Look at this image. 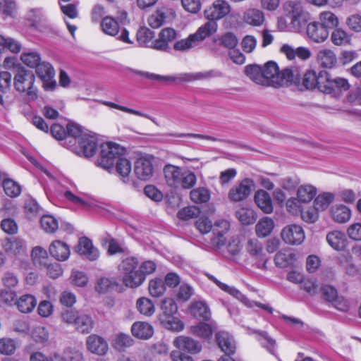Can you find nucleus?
Here are the masks:
<instances>
[{
  "instance_id": "nucleus-1",
  "label": "nucleus",
  "mask_w": 361,
  "mask_h": 361,
  "mask_svg": "<svg viewBox=\"0 0 361 361\" xmlns=\"http://www.w3.org/2000/svg\"><path fill=\"white\" fill-rule=\"evenodd\" d=\"M263 73L264 80V86H271L279 87L291 84L297 80L299 75L297 68H287L279 71L276 63L270 61L267 62L263 66Z\"/></svg>"
},
{
  "instance_id": "nucleus-2",
  "label": "nucleus",
  "mask_w": 361,
  "mask_h": 361,
  "mask_svg": "<svg viewBox=\"0 0 361 361\" xmlns=\"http://www.w3.org/2000/svg\"><path fill=\"white\" fill-rule=\"evenodd\" d=\"M164 173L167 185L171 188L190 189L195 186L197 178L192 172H182L180 167L168 164L164 168Z\"/></svg>"
},
{
  "instance_id": "nucleus-3",
  "label": "nucleus",
  "mask_w": 361,
  "mask_h": 361,
  "mask_svg": "<svg viewBox=\"0 0 361 361\" xmlns=\"http://www.w3.org/2000/svg\"><path fill=\"white\" fill-rule=\"evenodd\" d=\"M216 30L217 25L214 22L207 21L200 27L194 34L190 35L188 38L177 41L173 45V49L180 51H188L216 32Z\"/></svg>"
},
{
  "instance_id": "nucleus-4",
  "label": "nucleus",
  "mask_w": 361,
  "mask_h": 361,
  "mask_svg": "<svg viewBox=\"0 0 361 361\" xmlns=\"http://www.w3.org/2000/svg\"><path fill=\"white\" fill-rule=\"evenodd\" d=\"M35 75L32 71L25 69L23 67L18 68L13 78L15 89L32 100L37 98V89L35 86Z\"/></svg>"
},
{
  "instance_id": "nucleus-5",
  "label": "nucleus",
  "mask_w": 361,
  "mask_h": 361,
  "mask_svg": "<svg viewBox=\"0 0 361 361\" xmlns=\"http://www.w3.org/2000/svg\"><path fill=\"white\" fill-rule=\"evenodd\" d=\"M118 18L119 22L112 16L104 17L100 23L102 30L104 34L112 37L116 36L121 31L118 39L125 43L132 44L133 42L129 38V32L121 26L123 21L127 18V13L123 11Z\"/></svg>"
},
{
  "instance_id": "nucleus-6",
  "label": "nucleus",
  "mask_w": 361,
  "mask_h": 361,
  "mask_svg": "<svg viewBox=\"0 0 361 361\" xmlns=\"http://www.w3.org/2000/svg\"><path fill=\"white\" fill-rule=\"evenodd\" d=\"M124 149L119 145L107 142L101 146L100 157L98 159L99 165L103 169L109 171L113 169L115 161L121 158Z\"/></svg>"
},
{
  "instance_id": "nucleus-7",
  "label": "nucleus",
  "mask_w": 361,
  "mask_h": 361,
  "mask_svg": "<svg viewBox=\"0 0 361 361\" xmlns=\"http://www.w3.org/2000/svg\"><path fill=\"white\" fill-rule=\"evenodd\" d=\"M255 187V184L252 179L245 178L229 190L228 198L233 202L244 201L250 195Z\"/></svg>"
},
{
  "instance_id": "nucleus-8",
  "label": "nucleus",
  "mask_w": 361,
  "mask_h": 361,
  "mask_svg": "<svg viewBox=\"0 0 361 361\" xmlns=\"http://www.w3.org/2000/svg\"><path fill=\"white\" fill-rule=\"evenodd\" d=\"M281 236L285 243L291 245H300L305 238L303 228L297 224L286 226L281 232Z\"/></svg>"
},
{
  "instance_id": "nucleus-9",
  "label": "nucleus",
  "mask_w": 361,
  "mask_h": 361,
  "mask_svg": "<svg viewBox=\"0 0 361 361\" xmlns=\"http://www.w3.org/2000/svg\"><path fill=\"white\" fill-rule=\"evenodd\" d=\"M152 159V156H144L137 159L134 164V172L137 178L147 180L153 176Z\"/></svg>"
},
{
  "instance_id": "nucleus-10",
  "label": "nucleus",
  "mask_w": 361,
  "mask_h": 361,
  "mask_svg": "<svg viewBox=\"0 0 361 361\" xmlns=\"http://www.w3.org/2000/svg\"><path fill=\"white\" fill-rule=\"evenodd\" d=\"M231 11L229 4L225 0H216L211 6L204 10V16L209 21H213L216 25V20H219Z\"/></svg>"
},
{
  "instance_id": "nucleus-11",
  "label": "nucleus",
  "mask_w": 361,
  "mask_h": 361,
  "mask_svg": "<svg viewBox=\"0 0 361 361\" xmlns=\"http://www.w3.org/2000/svg\"><path fill=\"white\" fill-rule=\"evenodd\" d=\"M79 149L76 152L80 156L91 157L94 156L97 149V138L90 134H83L78 141Z\"/></svg>"
},
{
  "instance_id": "nucleus-12",
  "label": "nucleus",
  "mask_w": 361,
  "mask_h": 361,
  "mask_svg": "<svg viewBox=\"0 0 361 361\" xmlns=\"http://www.w3.org/2000/svg\"><path fill=\"white\" fill-rule=\"evenodd\" d=\"M177 37L176 31L171 27H166L161 30L158 35V38L153 41L151 48L166 51L169 48V43L173 42Z\"/></svg>"
},
{
  "instance_id": "nucleus-13",
  "label": "nucleus",
  "mask_w": 361,
  "mask_h": 361,
  "mask_svg": "<svg viewBox=\"0 0 361 361\" xmlns=\"http://www.w3.org/2000/svg\"><path fill=\"white\" fill-rule=\"evenodd\" d=\"M229 226V222L224 219L214 223L212 228L214 237L211 240L213 245L220 247L225 244L226 240L225 234L228 232Z\"/></svg>"
},
{
  "instance_id": "nucleus-14",
  "label": "nucleus",
  "mask_w": 361,
  "mask_h": 361,
  "mask_svg": "<svg viewBox=\"0 0 361 361\" xmlns=\"http://www.w3.org/2000/svg\"><path fill=\"white\" fill-rule=\"evenodd\" d=\"M173 344L178 350L187 351L191 354H197L202 350V345L198 341L184 336L176 337Z\"/></svg>"
},
{
  "instance_id": "nucleus-15",
  "label": "nucleus",
  "mask_w": 361,
  "mask_h": 361,
  "mask_svg": "<svg viewBox=\"0 0 361 361\" xmlns=\"http://www.w3.org/2000/svg\"><path fill=\"white\" fill-rule=\"evenodd\" d=\"M306 32L308 37L317 43L324 42L329 36V30L319 22H312L307 24Z\"/></svg>"
},
{
  "instance_id": "nucleus-16",
  "label": "nucleus",
  "mask_w": 361,
  "mask_h": 361,
  "mask_svg": "<svg viewBox=\"0 0 361 361\" xmlns=\"http://www.w3.org/2000/svg\"><path fill=\"white\" fill-rule=\"evenodd\" d=\"M245 250L252 258L263 261L262 267H265L267 259L264 258V247L258 239H248L245 245Z\"/></svg>"
},
{
  "instance_id": "nucleus-17",
  "label": "nucleus",
  "mask_w": 361,
  "mask_h": 361,
  "mask_svg": "<svg viewBox=\"0 0 361 361\" xmlns=\"http://www.w3.org/2000/svg\"><path fill=\"white\" fill-rule=\"evenodd\" d=\"M326 240L328 244L336 251H343L348 247V239L345 234L340 231L329 232Z\"/></svg>"
},
{
  "instance_id": "nucleus-18",
  "label": "nucleus",
  "mask_w": 361,
  "mask_h": 361,
  "mask_svg": "<svg viewBox=\"0 0 361 361\" xmlns=\"http://www.w3.org/2000/svg\"><path fill=\"white\" fill-rule=\"evenodd\" d=\"M86 345L87 349L92 353L102 355L108 350L106 341L101 336L92 334L87 338Z\"/></svg>"
},
{
  "instance_id": "nucleus-19",
  "label": "nucleus",
  "mask_w": 361,
  "mask_h": 361,
  "mask_svg": "<svg viewBox=\"0 0 361 361\" xmlns=\"http://www.w3.org/2000/svg\"><path fill=\"white\" fill-rule=\"evenodd\" d=\"M77 252L85 255L91 261L96 260L99 256V250L93 246L92 241L86 237L80 238Z\"/></svg>"
},
{
  "instance_id": "nucleus-20",
  "label": "nucleus",
  "mask_w": 361,
  "mask_h": 361,
  "mask_svg": "<svg viewBox=\"0 0 361 361\" xmlns=\"http://www.w3.org/2000/svg\"><path fill=\"white\" fill-rule=\"evenodd\" d=\"M216 340L220 349L226 354L235 353V343L233 338L226 331H219L216 334Z\"/></svg>"
},
{
  "instance_id": "nucleus-21",
  "label": "nucleus",
  "mask_w": 361,
  "mask_h": 361,
  "mask_svg": "<svg viewBox=\"0 0 361 361\" xmlns=\"http://www.w3.org/2000/svg\"><path fill=\"white\" fill-rule=\"evenodd\" d=\"M49 252L57 260L65 261L69 257L70 249L65 243L61 240H54L49 246Z\"/></svg>"
},
{
  "instance_id": "nucleus-22",
  "label": "nucleus",
  "mask_w": 361,
  "mask_h": 361,
  "mask_svg": "<svg viewBox=\"0 0 361 361\" xmlns=\"http://www.w3.org/2000/svg\"><path fill=\"white\" fill-rule=\"evenodd\" d=\"M254 200L257 207L265 214H271L273 212L272 200L266 191L257 190L255 194Z\"/></svg>"
},
{
  "instance_id": "nucleus-23",
  "label": "nucleus",
  "mask_w": 361,
  "mask_h": 361,
  "mask_svg": "<svg viewBox=\"0 0 361 361\" xmlns=\"http://www.w3.org/2000/svg\"><path fill=\"white\" fill-rule=\"evenodd\" d=\"M190 312L191 314L198 319L207 321L210 319L211 312L204 301H194L190 304Z\"/></svg>"
},
{
  "instance_id": "nucleus-24",
  "label": "nucleus",
  "mask_w": 361,
  "mask_h": 361,
  "mask_svg": "<svg viewBox=\"0 0 361 361\" xmlns=\"http://www.w3.org/2000/svg\"><path fill=\"white\" fill-rule=\"evenodd\" d=\"M133 335L138 338L148 339L153 336L154 329L151 324L145 322H135L131 327Z\"/></svg>"
},
{
  "instance_id": "nucleus-25",
  "label": "nucleus",
  "mask_w": 361,
  "mask_h": 361,
  "mask_svg": "<svg viewBox=\"0 0 361 361\" xmlns=\"http://www.w3.org/2000/svg\"><path fill=\"white\" fill-rule=\"evenodd\" d=\"M318 63L324 68H332L337 63V58L334 52L329 49H321L317 54Z\"/></svg>"
},
{
  "instance_id": "nucleus-26",
  "label": "nucleus",
  "mask_w": 361,
  "mask_h": 361,
  "mask_svg": "<svg viewBox=\"0 0 361 361\" xmlns=\"http://www.w3.org/2000/svg\"><path fill=\"white\" fill-rule=\"evenodd\" d=\"M4 248L7 252L18 255L25 252L26 243L18 238H8L4 241Z\"/></svg>"
},
{
  "instance_id": "nucleus-27",
  "label": "nucleus",
  "mask_w": 361,
  "mask_h": 361,
  "mask_svg": "<svg viewBox=\"0 0 361 361\" xmlns=\"http://www.w3.org/2000/svg\"><path fill=\"white\" fill-rule=\"evenodd\" d=\"M310 20V14L306 10L290 18L289 31L299 33L302 31Z\"/></svg>"
},
{
  "instance_id": "nucleus-28",
  "label": "nucleus",
  "mask_w": 361,
  "mask_h": 361,
  "mask_svg": "<svg viewBox=\"0 0 361 361\" xmlns=\"http://www.w3.org/2000/svg\"><path fill=\"white\" fill-rule=\"evenodd\" d=\"M332 219L337 223L343 224L349 221L351 216L350 209L343 204L335 205L331 209Z\"/></svg>"
},
{
  "instance_id": "nucleus-29",
  "label": "nucleus",
  "mask_w": 361,
  "mask_h": 361,
  "mask_svg": "<svg viewBox=\"0 0 361 361\" xmlns=\"http://www.w3.org/2000/svg\"><path fill=\"white\" fill-rule=\"evenodd\" d=\"M16 305L18 310L23 313L31 312L37 305V300L32 295L25 294L20 296Z\"/></svg>"
},
{
  "instance_id": "nucleus-30",
  "label": "nucleus",
  "mask_w": 361,
  "mask_h": 361,
  "mask_svg": "<svg viewBox=\"0 0 361 361\" xmlns=\"http://www.w3.org/2000/svg\"><path fill=\"white\" fill-rule=\"evenodd\" d=\"M245 73L254 82L264 86V80L262 66L259 65H248L245 68Z\"/></svg>"
},
{
  "instance_id": "nucleus-31",
  "label": "nucleus",
  "mask_w": 361,
  "mask_h": 361,
  "mask_svg": "<svg viewBox=\"0 0 361 361\" xmlns=\"http://www.w3.org/2000/svg\"><path fill=\"white\" fill-rule=\"evenodd\" d=\"M274 227V221L267 216L261 219L255 225V233L258 237L265 238L271 234Z\"/></svg>"
},
{
  "instance_id": "nucleus-32",
  "label": "nucleus",
  "mask_w": 361,
  "mask_h": 361,
  "mask_svg": "<svg viewBox=\"0 0 361 361\" xmlns=\"http://www.w3.org/2000/svg\"><path fill=\"white\" fill-rule=\"evenodd\" d=\"M131 163L128 159L121 157L117 160L116 171L124 183H129V174L131 172Z\"/></svg>"
},
{
  "instance_id": "nucleus-33",
  "label": "nucleus",
  "mask_w": 361,
  "mask_h": 361,
  "mask_svg": "<svg viewBox=\"0 0 361 361\" xmlns=\"http://www.w3.org/2000/svg\"><path fill=\"white\" fill-rule=\"evenodd\" d=\"M244 21L252 26H260L264 21V16L262 11L250 8L243 15Z\"/></svg>"
},
{
  "instance_id": "nucleus-34",
  "label": "nucleus",
  "mask_w": 361,
  "mask_h": 361,
  "mask_svg": "<svg viewBox=\"0 0 361 361\" xmlns=\"http://www.w3.org/2000/svg\"><path fill=\"white\" fill-rule=\"evenodd\" d=\"M317 188L309 184L301 185L297 190V197L302 203H308L316 196Z\"/></svg>"
},
{
  "instance_id": "nucleus-35",
  "label": "nucleus",
  "mask_w": 361,
  "mask_h": 361,
  "mask_svg": "<svg viewBox=\"0 0 361 361\" xmlns=\"http://www.w3.org/2000/svg\"><path fill=\"white\" fill-rule=\"evenodd\" d=\"M22 49L21 44L16 39L0 35V53L6 50L12 53H19Z\"/></svg>"
},
{
  "instance_id": "nucleus-36",
  "label": "nucleus",
  "mask_w": 361,
  "mask_h": 361,
  "mask_svg": "<svg viewBox=\"0 0 361 361\" xmlns=\"http://www.w3.org/2000/svg\"><path fill=\"white\" fill-rule=\"evenodd\" d=\"M284 14L286 16L292 17L300 14L305 11L304 6L300 0H288L283 4Z\"/></svg>"
},
{
  "instance_id": "nucleus-37",
  "label": "nucleus",
  "mask_w": 361,
  "mask_h": 361,
  "mask_svg": "<svg viewBox=\"0 0 361 361\" xmlns=\"http://www.w3.org/2000/svg\"><path fill=\"white\" fill-rule=\"evenodd\" d=\"M172 13L166 8L158 9L148 18V23L152 28H158L166 21L169 14Z\"/></svg>"
},
{
  "instance_id": "nucleus-38",
  "label": "nucleus",
  "mask_w": 361,
  "mask_h": 361,
  "mask_svg": "<svg viewBox=\"0 0 361 361\" xmlns=\"http://www.w3.org/2000/svg\"><path fill=\"white\" fill-rule=\"evenodd\" d=\"M144 281V274H141L139 269H135L130 274L123 276V282L128 287L137 288Z\"/></svg>"
},
{
  "instance_id": "nucleus-39",
  "label": "nucleus",
  "mask_w": 361,
  "mask_h": 361,
  "mask_svg": "<svg viewBox=\"0 0 361 361\" xmlns=\"http://www.w3.org/2000/svg\"><path fill=\"white\" fill-rule=\"evenodd\" d=\"M93 324V320L90 316L79 313L74 326L78 331L87 334L92 329Z\"/></svg>"
},
{
  "instance_id": "nucleus-40",
  "label": "nucleus",
  "mask_w": 361,
  "mask_h": 361,
  "mask_svg": "<svg viewBox=\"0 0 361 361\" xmlns=\"http://www.w3.org/2000/svg\"><path fill=\"white\" fill-rule=\"evenodd\" d=\"M317 89L325 94H332L335 92L333 79L329 78V75L327 72L320 71V78L319 79Z\"/></svg>"
},
{
  "instance_id": "nucleus-41",
  "label": "nucleus",
  "mask_w": 361,
  "mask_h": 361,
  "mask_svg": "<svg viewBox=\"0 0 361 361\" xmlns=\"http://www.w3.org/2000/svg\"><path fill=\"white\" fill-rule=\"evenodd\" d=\"M319 23L329 30L338 25V19L331 11H326L320 13L319 16Z\"/></svg>"
},
{
  "instance_id": "nucleus-42",
  "label": "nucleus",
  "mask_w": 361,
  "mask_h": 361,
  "mask_svg": "<svg viewBox=\"0 0 361 361\" xmlns=\"http://www.w3.org/2000/svg\"><path fill=\"white\" fill-rule=\"evenodd\" d=\"M220 288L238 300H240L242 303H243L245 306L248 307H252V302L245 296L240 290L236 289L233 286H228L226 283H220Z\"/></svg>"
},
{
  "instance_id": "nucleus-43",
  "label": "nucleus",
  "mask_w": 361,
  "mask_h": 361,
  "mask_svg": "<svg viewBox=\"0 0 361 361\" xmlns=\"http://www.w3.org/2000/svg\"><path fill=\"white\" fill-rule=\"evenodd\" d=\"M154 37V32L150 29L142 27H140L137 32V42L143 47H148L151 48L152 40Z\"/></svg>"
},
{
  "instance_id": "nucleus-44",
  "label": "nucleus",
  "mask_w": 361,
  "mask_h": 361,
  "mask_svg": "<svg viewBox=\"0 0 361 361\" xmlns=\"http://www.w3.org/2000/svg\"><path fill=\"white\" fill-rule=\"evenodd\" d=\"M333 44L337 46H345L350 43V36L343 29H335L331 35Z\"/></svg>"
},
{
  "instance_id": "nucleus-45",
  "label": "nucleus",
  "mask_w": 361,
  "mask_h": 361,
  "mask_svg": "<svg viewBox=\"0 0 361 361\" xmlns=\"http://www.w3.org/2000/svg\"><path fill=\"white\" fill-rule=\"evenodd\" d=\"M236 217L243 225H250L255 222V212L250 209L240 208L236 212Z\"/></svg>"
},
{
  "instance_id": "nucleus-46",
  "label": "nucleus",
  "mask_w": 361,
  "mask_h": 361,
  "mask_svg": "<svg viewBox=\"0 0 361 361\" xmlns=\"http://www.w3.org/2000/svg\"><path fill=\"white\" fill-rule=\"evenodd\" d=\"M137 308L140 314L150 317L155 312L154 305L152 301L147 298H141L137 300Z\"/></svg>"
},
{
  "instance_id": "nucleus-47",
  "label": "nucleus",
  "mask_w": 361,
  "mask_h": 361,
  "mask_svg": "<svg viewBox=\"0 0 361 361\" xmlns=\"http://www.w3.org/2000/svg\"><path fill=\"white\" fill-rule=\"evenodd\" d=\"M334 195L331 192H323L319 195L314 201V206L317 210L324 211L334 201Z\"/></svg>"
},
{
  "instance_id": "nucleus-48",
  "label": "nucleus",
  "mask_w": 361,
  "mask_h": 361,
  "mask_svg": "<svg viewBox=\"0 0 361 361\" xmlns=\"http://www.w3.org/2000/svg\"><path fill=\"white\" fill-rule=\"evenodd\" d=\"M320 71L317 73L315 71L310 70L305 73L302 79V85L307 90L317 88Z\"/></svg>"
},
{
  "instance_id": "nucleus-49",
  "label": "nucleus",
  "mask_w": 361,
  "mask_h": 361,
  "mask_svg": "<svg viewBox=\"0 0 361 361\" xmlns=\"http://www.w3.org/2000/svg\"><path fill=\"white\" fill-rule=\"evenodd\" d=\"M162 325L168 330L178 332L184 329V324L173 316L166 318L160 317Z\"/></svg>"
},
{
  "instance_id": "nucleus-50",
  "label": "nucleus",
  "mask_w": 361,
  "mask_h": 361,
  "mask_svg": "<svg viewBox=\"0 0 361 361\" xmlns=\"http://www.w3.org/2000/svg\"><path fill=\"white\" fill-rule=\"evenodd\" d=\"M117 286L118 283L116 279L102 277L98 279L95 288L99 293H104L114 289Z\"/></svg>"
},
{
  "instance_id": "nucleus-51",
  "label": "nucleus",
  "mask_w": 361,
  "mask_h": 361,
  "mask_svg": "<svg viewBox=\"0 0 361 361\" xmlns=\"http://www.w3.org/2000/svg\"><path fill=\"white\" fill-rule=\"evenodd\" d=\"M37 75L43 80L54 79L55 71L52 66L48 62H42L37 67Z\"/></svg>"
},
{
  "instance_id": "nucleus-52",
  "label": "nucleus",
  "mask_w": 361,
  "mask_h": 361,
  "mask_svg": "<svg viewBox=\"0 0 361 361\" xmlns=\"http://www.w3.org/2000/svg\"><path fill=\"white\" fill-rule=\"evenodd\" d=\"M294 256L291 252L279 251L274 257L275 264L281 268L287 267L293 262Z\"/></svg>"
},
{
  "instance_id": "nucleus-53",
  "label": "nucleus",
  "mask_w": 361,
  "mask_h": 361,
  "mask_svg": "<svg viewBox=\"0 0 361 361\" xmlns=\"http://www.w3.org/2000/svg\"><path fill=\"white\" fill-rule=\"evenodd\" d=\"M190 199L195 203H204L210 200V192L205 188H198L192 190L190 193Z\"/></svg>"
},
{
  "instance_id": "nucleus-54",
  "label": "nucleus",
  "mask_w": 361,
  "mask_h": 361,
  "mask_svg": "<svg viewBox=\"0 0 361 361\" xmlns=\"http://www.w3.org/2000/svg\"><path fill=\"white\" fill-rule=\"evenodd\" d=\"M161 309L163 312V316L161 317L163 318L173 316L178 312V306L172 298H164L161 301Z\"/></svg>"
},
{
  "instance_id": "nucleus-55",
  "label": "nucleus",
  "mask_w": 361,
  "mask_h": 361,
  "mask_svg": "<svg viewBox=\"0 0 361 361\" xmlns=\"http://www.w3.org/2000/svg\"><path fill=\"white\" fill-rule=\"evenodd\" d=\"M23 63L30 68H36L40 64V55L35 51L25 52L21 54Z\"/></svg>"
},
{
  "instance_id": "nucleus-56",
  "label": "nucleus",
  "mask_w": 361,
  "mask_h": 361,
  "mask_svg": "<svg viewBox=\"0 0 361 361\" xmlns=\"http://www.w3.org/2000/svg\"><path fill=\"white\" fill-rule=\"evenodd\" d=\"M40 224L42 229L49 233H54L59 228L58 221L51 215H43Z\"/></svg>"
},
{
  "instance_id": "nucleus-57",
  "label": "nucleus",
  "mask_w": 361,
  "mask_h": 361,
  "mask_svg": "<svg viewBox=\"0 0 361 361\" xmlns=\"http://www.w3.org/2000/svg\"><path fill=\"white\" fill-rule=\"evenodd\" d=\"M32 259L36 265L46 266L48 259L47 250L40 246L35 247L32 250Z\"/></svg>"
},
{
  "instance_id": "nucleus-58",
  "label": "nucleus",
  "mask_w": 361,
  "mask_h": 361,
  "mask_svg": "<svg viewBox=\"0 0 361 361\" xmlns=\"http://www.w3.org/2000/svg\"><path fill=\"white\" fill-rule=\"evenodd\" d=\"M31 336L36 343L44 344L49 341V334L44 326H37L32 329Z\"/></svg>"
},
{
  "instance_id": "nucleus-59",
  "label": "nucleus",
  "mask_w": 361,
  "mask_h": 361,
  "mask_svg": "<svg viewBox=\"0 0 361 361\" xmlns=\"http://www.w3.org/2000/svg\"><path fill=\"white\" fill-rule=\"evenodd\" d=\"M25 211L28 219H32L42 213V208L33 199H29L25 202Z\"/></svg>"
},
{
  "instance_id": "nucleus-60",
  "label": "nucleus",
  "mask_w": 361,
  "mask_h": 361,
  "mask_svg": "<svg viewBox=\"0 0 361 361\" xmlns=\"http://www.w3.org/2000/svg\"><path fill=\"white\" fill-rule=\"evenodd\" d=\"M138 265V261L135 257H128L124 259L119 264L118 269L123 276L126 274H130L132 271L136 269Z\"/></svg>"
},
{
  "instance_id": "nucleus-61",
  "label": "nucleus",
  "mask_w": 361,
  "mask_h": 361,
  "mask_svg": "<svg viewBox=\"0 0 361 361\" xmlns=\"http://www.w3.org/2000/svg\"><path fill=\"white\" fill-rule=\"evenodd\" d=\"M3 187L6 194L11 197H18L21 192L20 186L11 179H5L3 181Z\"/></svg>"
},
{
  "instance_id": "nucleus-62",
  "label": "nucleus",
  "mask_w": 361,
  "mask_h": 361,
  "mask_svg": "<svg viewBox=\"0 0 361 361\" xmlns=\"http://www.w3.org/2000/svg\"><path fill=\"white\" fill-rule=\"evenodd\" d=\"M166 290L165 285L161 279L151 280L149 283V291L153 297L161 296Z\"/></svg>"
},
{
  "instance_id": "nucleus-63",
  "label": "nucleus",
  "mask_w": 361,
  "mask_h": 361,
  "mask_svg": "<svg viewBox=\"0 0 361 361\" xmlns=\"http://www.w3.org/2000/svg\"><path fill=\"white\" fill-rule=\"evenodd\" d=\"M200 214V210L197 207H186L178 211L177 216L181 220H189L197 218Z\"/></svg>"
},
{
  "instance_id": "nucleus-64",
  "label": "nucleus",
  "mask_w": 361,
  "mask_h": 361,
  "mask_svg": "<svg viewBox=\"0 0 361 361\" xmlns=\"http://www.w3.org/2000/svg\"><path fill=\"white\" fill-rule=\"evenodd\" d=\"M133 340L130 335L125 334H119L116 335L113 345L115 348L121 350L123 348L130 347L133 345Z\"/></svg>"
}]
</instances>
